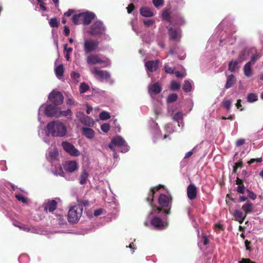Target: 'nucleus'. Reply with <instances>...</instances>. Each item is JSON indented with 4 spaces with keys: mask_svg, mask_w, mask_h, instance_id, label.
Masks as SVG:
<instances>
[{
    "mask_svg": "<svg viewBox=\"0 0 263 263\" xmlns=\"http://www.w3.org/2000/svg\"><path fill=\"white\" fill-rule=\"evenodd\" d=\"M236 78L233 74L228 76L226 84V88L227 89L230 88L236 82Z\"/></svg>",
    "mask_w": 263,
    "mask_h": 263,
    "instance_id": "cd10ccee",
    "label": "nucleus"
},
{
    "mask_svg": "<svg viewBox=\"0 0 263 263\" xmlns=\"http://www.w3.org/2000/svg\"><path fill=\"white\" fill-rule=\"evenodd\" d=\"M109 147L114 151L118 149L121 153H126L129 150V147L125 141L120 136H117L111 140Z\"/></svg>",
    "mask_w": 263,
    "mask_h": 263,
    "instance_id": "39448f33",
    "label": "nucleus"
},
{
    "mask_svg": "<svg viewBox=\"0 0 263 263\" xmlns=\"http://www.w3.org/2000/svg\"><path fill=\"white\" fill-rule=\"evenodd\" d=\"M64 32L66 35H68L70 33V30L67 26H64Z\"/></svg>",
    "mask_w": 263,
    "mask_h": 263,
    "instance_id": "338daca9",
    "label": "nucleus"
},
{
    "mask_svg": "<svg viewBox=\"0 0 263 263\" xmlns=\"http://www.w3.org/2000/svg\"><path fill=\"white\" fill-rule=\"evenodd\" d=\"M59 156L58 151L57 148L49 149L48 154L46 155L47 159L49 162H52L53 161L58 159Z\"/></svg>",
    "mask_w": 263,
    "mask_h": 263,
    "instance_id": "6ab92c4d",
    "label": "nucleus"
},
{
    "mask_svg": "<svg viewBox=\"0 0 263 263\" xmlns=\"http://www.w3.org/2000/svg\"><path fill=\"white\" fill-rule=\"evenodd\" d=\"M99 117L101 120H106L109 119L110 116L108 112L102 111L100 114Z\"/></svg>",
    "mask_w": 263,
    "mask_h": 263,
    "instance_id": "a19ab883",
    "label": "nucleus"
},
{
    "mask_svg": "<svg viewBox=\"0 0 263 263\" xmlns=\"http://www.w3.org/2000/svg\"><path fill=\"white\" fill-rule=\"evenodd\" d=\"M50 25L52 27H57L58 26V23L57 18H52L49 22Z\"/></svg>",
    "mask_w": 263,
    "mask_h": 263,
    "instance_id": "c03bdc74",
    "label": "nucleus"
},
{
    "mask_svg": "<svg viewBox=\"0 0 263 263\" xmlns=\"http://www.w3.org/2000/svg\"><path fill=\"white\" fill-rule=\"evenodd\" d=\"M15 196L17 200L22 202L23 203H27L28 202V199L23 196L21 194H16Z\"/></svg>",
    "mask_w": 263,
    "mask_h": 263,
    "instance_id": "c9c22d12",
    "label": "nucleus"
},
{
    "mask_svg": "<svg viewBox=\"0 0 263 263\" xmlns=\"http://www.w3.org/2000/svg\"><path fill=\"white\" fill-rule=\"evenodd\" d=\"M257 100V96L255 93H249L247 96V101L249 102L253 103Z\"/></svg>",
    "mask_w": 263,
    "mask_h": 263,
    "instance_id": "e433bc0d",
    "label": "nucleus"
},
{
    "mask_svg": "<svg viewBox=\"0 0 263 263\" xmlns=\"http://www.w3.org/2000/svg\"><path fill=\"white\" fill-rule=\"evenodd\" d=\"M57 206V202L55 200H49L44 203V209L46 212L48 211L52 212L56 209Z\"/></svg>",
    "mask_w": 263,
    "mask_h": 263,
    "instance_id": "4be33fe9",
    "label": "nucleus"
},
{
    "mask_svg": "<svg viewBox=\"0 0 263 263\" xmlns=\"http://www.w3.org/2000/svg\"><path fill=\"white\" fill-rule=\"evenodd\" d=\"M64 51H66L67 53H70L72 51V48L71 47H67V45L65 44L64 46Z\"/></svg>",
    "mask_w": 263,
    "mask_h": 263,
    "instance_id": "bf43d9fd",
    "label": "nucleus"
},
{
    "mask_svg": "<svg viewBox=\"0 0 263 263\" xmlns=\"http://www.w3.org/2000/svg\"><path fill=\"white\" fill-rule=\"evenodd\" d=\"M165 71L167 73L173 74L174 72V70L173 68L169 67L168 65H165L164 67Z\"/></svg>",
    "mask_w": 263,
    "mask_h": 263,
    "instance_id": "8fccbe9b",
    "label": "nucleus"
},
{
    "mask_svg": "<svg viewBox=\"0 0 263 263\" xmlns=\"http://www.w3.org/2000/svg\"><path fill=\"white\" fill-rule=\"evenodd\" d=\"M102 211H103V210L101 209H98V210L95 211V212H94V215L95 216H99V215H100L102 214Z\"/></svg>",
    "mask_w": 263,
    "mask_h": 263,
    "instance_id": "680f3d73",
    "label": "nucleus"
},
{
    "mask_svg": "<svg viewBox=\"0 0 263 263\" xmlns=\"http://www.w3.org/2000/svg\"><path fill=\"white\" fill-rule=\"evenodd\" d=\"M72 115V112L70 109H67L66 111H61L59 110L58 114V117L60 116H71Z\"/></svg>",
    "mask_w": 263,
    "mask_h": 263,
    "instance_id": "58836bf2",
    "label": "nucleus"
},
{
    "mask_svg": "<svg viewBox=\"0 0 263 263\" xmlns=\"http://www.w3.org/2000/svg\"><path fill=\"white\" fill-rule=\"evenodd\" d=\"M161 211L162 210L160 208L152 206V211L147 218V219L150 220L151 224L157 230H163L167 227L166 222L163 221L157 216Z\"/></svg>",
    "mask_w": 263,
    "mask_h": 263,
    "instance_id": "f03ea898",
    "label": "nucleus"
},
{
    "mask_svg": "<svg viewBox=\"0 0 263 263\" xmlns=\"http://www.w3.org/2000/svg\"><path fill=\"white\" fill-rule=\"evenodd\" d=\"M247 191L248 192V196L252 200H255L256 198V195L254 192L249 190H248Z\"/></svg>",
    "mask_w": 263,
    "mask_h": 263,
    "instance_id": "864d4df0",
    "label": "nucleus"
},
{
    "mask_svg": "<svg viewBox=\"0 0 263 263\" xmlns=\"http://www.w3.org/2000/svg\"><path fill=\"white\" fill-rule=\"evenodd\" d=\"M63 149L69 155L73 156H78L80 155L79 151L69 142L64 141L62 143Z\"/></svg>",
    "mask_w": 263,
    "mask_h": 263,
    "instance_id": "ddd939ff",
    "label": "nucleus"
},
{
    "mask_svg": "<svg viewBox=\"0 0 263 263\" xmlns=\"http://www.w3.org/2000/svg\"><path fill=\"white\" fill-rule=\"evenodd\" d=\"M237 183L238 184L237 189V192L241 194H244L246 190L244 185L242 184H239L238 182Z\"/></svg>",
    "mask_w": 263,
    "mask_h": 263,
    "instance_id": "37998d69",
    "label": "nucleus"
},
{
    "mask_svg": "<svg viewBox=\"0 0 263 263\" xmlns=\"http://www.w3.org/2000/svg\"><path fill=\"white\" fill-rule=\"evenodd\" d=\"M187 194L189 198L191 200L194 199L197 195V188L194 184H190L187 187Z\"/></svg>",
    "mask_w": 263,
    "mask_h": 263,
    "instance_id": "aec40b11",
    "label": "nucleus"
},
{
    "mask_svg": "<svg viewBox=\"0 0 263 263\" xmlns=\"http://www.w3.org/2000/svg\"><path fill=\"white\" fill-rule=\"evenodd\" d=\"M183 89L185 92H190L192 90V84L187 80H185L183 86Z\"/></svg>",
    "mask_w": 263,
    "mask_h": 263,
    "instance_id": "f704fd0d",
    "label": "nucleus"
},
{
    "mask_svg": "<svg viewBox=\"0 0 263 263\" xmlns=\"http://www.w3.org/2000/svg\"><path fill=\"white\" fill-rule=\"evenodd\" d=\"M241 263H254L252 262L250 259L247 258H243L240 261Z\"/></svg>",
    "mask_w": 263,
    "mask_h": 263,
    "instance_id": "0e129e2a",
    "label": "nucleus"
},
{
    "mask_svg": "<svg viewBox=\"0 0 263 263\" xmlns=\"http://www.w3.org/2000/svg\"><path fill=\"white\" fill-rule=\"evenodd\" d=\"M162 18L171 24L181 25L184 23L183 17L179 13L172 14L171 15L167 9H164L162 14Z\"/></svg>",
    "mask_w": 263,
    "mask_h": 263,
    "instance_id": "423d86ee",
    "label": "nucleus"
},
{
    "mask_svg": "<svg viewBox=\"0 0 263 263\" xmlns=\"http://www.w3.org/2000/svg\"><path fill=\"white\" fill-rule=\"evenodd\" d=\"M71 77L74 80L78 81L80 77V74L78 72H74L71 74Z\"/></svg>",
    "mask_w": 263,
    "mask_h": 263,
    "instance_id": "4d7b16f0",
    "label": "nucleus"
},
{
    "mask_svg": "<svg viewBox=\"0 0 263 263\" xmlns=\"http://www.w3.org/2000/svg\"><path fill=\"white\" fill-rule=\"evenodd\" d=\"M80 17L83 19V24L88 25L94 18L95 14L92 13H81Z\"/></svg>",
    "mask_w": 263,
    "mask_h": 263,
    "instance_id": "412c9836",
    "label": "nucleus"
},
{
    "mask_svg": "<svg viewBox=\"0 0 263 263\" xmlns=\"http://www.w3.org/2000/svg\"><path fill=\"white\" fill-rule=\"evenodd\" d=\"M239 63L237 60L231 61L229 64L228 69L231 72H233L237 68V66Z\"/></svg>",
    "mask_w": 263,
    "mask_h": 263,
    "instance_id": "473e14b6",
    "label": "nucleus"
},
{
    "mask_svg": "<svg viewBox=\"0 0 263 263\" xmlns=\"http://www.w3.org/2000/svg\"><path fill=\"white\" fill-rule=\"evenodd\" d=\"M140 14L145 17H151L154 13L152 10L147 7H143L140 9Z\"/></svg>",
    "mask_w": 263,
    "mask_h": 263,
    "instance_id": "bb28decb",
    "label": "nucleus"
},
{
    "mask_svg": "<svg viewBox=\"0 0 263 263\" xmlns=\"http://www.w3.org/2000/svg\"><path fill=\"white\" fill-rule=\"evenodd\" d=\"M88 176L87 171L85 169H83L79 178L80 183L82 185L85 184L87 183Z\"/></svg>",
    "mask_w": 263,
    "mask_h": 263,
    "instance_id": "b1692460",
    "label": "nucleus"
},
{
    "mask_svg": "<svg viewBox=\"0 0 263 263\" xmlns=\"http://www.w3.org/2000/svg\"><path fill=\"white\" fill-rule=\"evenodd\" d=\"M234 217L235 220L238 221L241 224L247 215L242 213V212L236 210L234 212Z\"/></svg>",
    "mask_w": 263,
    "mask_h": 263,
    "instance_id": "5701e85b",
    "label": "nucleus"
},
{
    "mask_svg": "<svg viewBox=\"0 0 263 263\" xmlns=\"http://www.w3.org/2000/svg\"><path fill=\"white\" fill-rule=\"evenodd\" d=\"M165 130L170 133H172L173 132L174 130L173 129V126L171 124H168L165 126Z\"/></svg>",
    "mask_w": 263,
    "mask_h": 263,
    "instance_id": "603ef678",
    "label": "nucleus"
},
{
    "mask_svg": "<svg viewBox=\"0 0 263 263\" xmlns=\"http://www.w3.org/2000/svg\"><path fill=\"white\" fill-rule=\"evenodd\" d=\"M101 128L103 132L107 133L109 131L110 129V126L108 123H104L103 125H101Z\"/></svg>",
    "mask_w": 263,
    "mask_h": 263,
    "instance_id": "49530a36",
    "label": "nucleus"
},
{
    "mask_svg": "<svg viewBox=\"0 0 263 263\" xmlns=\"http://www.w3.org/2000/svg\"><path fill=\"white\" fill-rule=\"evenodd\" d=\"M197 232H198V236L200 239L198 243L199 247L201 248L202 245L205 246V245H208L209 243V240L207 237V236L205 234H203L201 237H200L199 230H197Z\"/></svg>",
    "mask_w": 263,
    "mask_h": 263,
    "instance_id": "393cba45",
    "label": "nucleus"
},
{
    "mask_svg": "<svg viewBox=\"0 0 263 263\" xmlns=\"http://www.w3.org/2000/svg\"><path fill=\"white\" fill-rule=\"evenodd\" d=\"M74 11L72 9H69L67 12L65 13L64 15L67 16H70L73 13Z\"/></svg>",
    "mask_w": 263,
    "mask_h": 263,
    "instance_id": "774afa93",
    "label": "nucleus"
},
{
    "mask_svg": "<svg viewBox=\"0 0 263 263\" xmlns=\"http://www.w3.org/2000/svg\"><path fill=\"white\" fill-rule=\"evenodd\" d=\"M154 22L155 21L152 20H145L143 21V23L145 24V25L147 27L152 26L154 24Z\"/></svg>",
    "mask_w": 263,
    "mask_h": 263,
    "instance_id": "5fc2aeb1",
    "label": "nucleus"
},
{
    "mask_svg": "<svg viewBox=\"0 0 263 263\" xmlns=\"http://www.w3.org/2000/svg\"><path fill=\"white\" fill-rule=\"evenodd\" d=\"M171 89L172 90H177L180 88V84L179 83L173 81L171 83Z\"/></svg>",
    "mask_w": 263,
    "mask_h": 263,
    "instance_id": "4c0bfd02",
    "label": "nucleus"
},
{
    "mask_svg": "<svg viewBox=\"0 0 263 263\" xmlns=\"http://www.w3.org/2000/svg\"><path fill=\"white\" fill-rule=\"evenodd\" d=\"M81 13L75 14L72 16V21L74 24H83V19L80 17Z\"/></svg>",
    "mask_w": 263,
    "mask_h": 263,
    "instance_id": "72a5a7b5",
    "label": "nucleus"
},
{
    "mask_svg": "<svg viewBox=\"0 0 263 263\" xmlns=\"http://www.w3.org/2000/svg\"><path fill=\"white\" fill-rule=\"evenodd\" d=\"M162 88L159 82L150 84L148 86V92L151 95L152 94H158L160 92Z\"/></svg>",
    "mask_w": 263,
    "mask_h": 263,
    "instance_id": "f3484780",
    "label": "nucleus"
},
{
    "mask_svg": "<svg viewBox=\"0 0 263 263\" xmlns=\"http://www.w3.org/2000/svg\"><path fill=\"white\" fill-rule=\"evenodd\" d=\"M42 109H44V114L48 117H58L59 111V107L53 105H48L45 107L44 105H42L39 110L38 120L41 122V114Z\"/></svg>",
    "mask_w": 263,
    "mask_h": 263,
    "instance_id": "6e6552de",
    "label": "nucleus"
},
{
    "mask_svg": "<svg viewBox=\"0 0 263 263\" xmlns=\"http://www.w3.org/2000/svg\"><path fill=\"white\" fill-rule=\"evenodd\" d=\"M83 135L88 139H92L94 137L95 132L91 128L84 127L82 129Z\"/></svg>",
    "mask_w": 263,
    "mask_h": 263,
    "instance_id": "a878e982",
    "label": "nucleus"
},
{
    "mask_svg": "<svg viewBox=\"0 0 263 263\" xmlns=\"http://www.w3.org/2000/svg\"><path fill=\"white\" fill-rule=\"evenodd\" d=\"M215 228L216 231L221 230L222 229V226L219 223H216L215 224Z\"/></svg>",
    "mask_w": 263,
    "mask_h": 263,
    "instance_id": "69168bd1",
    "label": "nucleus"
},
{
    "mask_svg": "<svg viewBox=\"0 0 263 263\" xmlns=\"http://www.w3.org/2000/svg\"><path fill=\"white\" fill-rule=\"evenodd\" d=\"M231 101L228 100H224L223 101V104L224 106L228 110H229L231 108Z\"/></svg>",
    "mask_w": 263,
    "mask_h": 263,
    "instance_id": "09e8293b",
    "label": "nucleus"
},
{
    "mask_svg": "<svg viewBox=\"0 0 263 263\" xmlns=\"http://www.w3.org/2000/svg\"><path fill=\"white\" fill-rule=\"evenodd\" d=\"M48 98L50 101L56 105L62 104L64 99L62 94L59 91H52L49 95Z\"/></svg>",
    "mask_w": 263,
    "mask_h": 263,
    "instance_id": "4468645a",
    "label": "nucleus"
},
{
    "mask_svg": "<svg viewBox=\"0 0 263 263\" xmlns=\"http://www.w3.org/2000/svg\"><path fill=\"white\" fill-rule=\"evenodd\" d=\"M89 88V87L88 85L84 83H82L80 85V92L81 93H85L88 90Z\"/></svg>",
    "mask_w": 263,
    "mask_h": 263,
    "instance_id": "ea45409f",
    "label": "nucleus"
},
{
    "mask_svg": "<svg viewBox=\"0 0 263 263\" xmlns=\"http://www.w3.org/2000/svg\"><path fill=\"white\" fill-rule=\"evenodd\" d=\"M91 72L97 79L101 81H108L110 78V74L108 71L99 69L96 67L92 68Z\"/></svg>",
    "mask_w": 263,
    "mask_h": 263,
    "instance_id": "9d476101",
    "label": "nucleus"
},
{
    "mask_svg": "<svg viewBox=\"0 0 263 263\" xmlns=\"http://www.w3.org/2000/svg\"><path fill=\"white\" fill-rule=\"evenodd\" d=\"M242 209L245 212V214L247 215L253 211V205L250 202H247L242 206Z\"/></svg>",
    "mask_w": 263,
    "mask_h": 263,
    "instance_id": "c756f323",
    "label": "nucleus"
},
{
    "mask_svg": "<svg viewBox=\"0 0 263 263\" xmlns=\"http://www.w3.org/2000/svg\"><path fill=\"white\" fill-rule=\"evenodd\" d=\"M127 12L128 13H130L134 9V5L132 4L128 5V6L126 8Z\"/></svg>",
    "mask_w": 263,
    "mask_h": 263,
    "instance_id": "052dcab7",
    "label": "nucleus"
},
{
    "mask_svg": "<svg viewBox=\"0 0 263 263\" xmlns=\"http://www.w3.org/2000/svg\"><path fill=\"white\" fill-rule=\"evenodd\" d=\"M55 72L57 77L59 79H60L63 76V72H64L63 66L62 65H60L59 66H58L55 68Z\"/></svg>",
    "mask_w": 263,
    "mask_h": 263,
    "instance_id": "2f4dec72",
    "label": "nucleus"
},
{
    "mask_svg": "<svg viewBox=\"0 0 263 263\" xmlns=\"http://www.w3.org/2000/svg\"><path fill=\"white\" fill-rule=\"evenodd\" d=\"M167 28L170 39L178 41L181 38V31L179 29L174 28L172 27H168Z\"/></svg>",
    "mask_w": 263,
    "mask_h": 263,
    "instance_id": "2eb2a0df",
    "label": "nucleus"
},
{
    "mask_svg": "<svg viewBox=\"0 0 263 263\" xmlns=\"http://www.w3.org/2000/svg\"><path fill=\"white\" fill-rule=\"evenodd\" d=\"M245 60V54L243 53H241V54H240L237 61L240 63L242 62L243 61H244Z\"/></svg>",
    "mask_w": 263,
    "mask_h": 263,
    "instance_id": "e2e57ef3",
    "label": "nucleus"
},
{
    "mask_svg": "<svg viewBox=\"0 0 263 263\" xmlns=\"http://www.w3.org/2000/svg\"><path fill=\"white\" fill-rule=\"evenodd\" d=\"M47 132L53 136L64 137L67 133V127L65 124L59 121H55L48 124Z\"/></svg>",
    "mask_w": 263,
    "mask_h": 263,
    "instance_id": "7ed1b4c3",
    "label": "nucleus"
},
{
    "mask_svg": "<svg viewBox=\"0 0 263 263\" xmlns=\"http://www.w3.org/2000/svg\"><path fill=\"white\" fill-rule=\"evenodd\" d=\"M178 96L176 93H172L168 96L167 101L169 103L175 102Z\"/></svg>",
    "mask_w": 263,
    "mask_h": 263,
    "instance_id": "79ce46f5",
    "label": "nucleus"
},
{
    "mask_svg": "<svg viewBox=\"0 0 263 263\" xmlns=\"http://www.w3.org/2000/svg\"><path fill=\"white\" fill-rule=\"evenodd\" d=\"M98 48V42L91 39H87L84 41V50L86 53L96 51Z\"/></svg>",
    "mask_w": 263,
    "mask_h": 263,
    "instance_id": "f8f14e48",
    "label": "nucleus"
},
{
    "mask_svg": "<svg viewBox=\"0 0 263 263\" xmlns=\"http://www.w3.org/2000/svg\"><path fill=\"white\" fill-rule=\"evenodd\" d=\"M260 56L258 54H254L252 56L250 62V64L254 65L255 62L259 58Z\"/></svg>",
    "mask_w": 263,
    "mask_h": 263,
    "instance_id": "de8ad7c7",
    "label": "nucleus"
},
{
    "mask_svg": "<svg viewBox=\"0 0 263 263\" xmlns=\"http://www.w3.org/2000/svg\"><path fill=\"white\" fill-rule=\"evenodd\" d=\"M153 3L157 8L163 5V0H153Z\"/></svg>",
    "mask_w": 263,
    "mask_h": 263,
    "instance_id": "a18cd8bd",
    "label": "nucleus"
},
{
    "mask_svg": "<svg viewBox=\"0 0 263 263\" xmlns=\"http://www.w3.org/2000/svg\"><path fill=\"white\" fill-rule=\"evenodd\" d=\"M262 162V158H259L257 159H251L249 161H248L249 164L253 163H260Z\"/></svg>",
    "mask_w": 263,
    "mask_h": 263,
    "instance_id": "3c124183",
    "label": "nucleus"
},
{
    "mask_svg": "<svg viewBox=\"0 0 263 263\" xmlns=\"http://www.w3.org/2000/svg\"><path fill=\"white\" fill-rule=\"evenodd\" d=\"M86 62L88 65H95L97 64H103V67H106L110 66L111 65L110 61L106 59H102L99 55L95 54H88L86 57Z\"/></svg>",
    "mask_w": 263,
    "mask_h": 263,
    "instance_id": "1a4fd4ad",
    "label": "nucleus"
},
{
    "mask_svg": "<svg viewBox=\"0 0 263 263\" xmlns=\"http://www.w3.org/2000/svg\"><path fill=\"white\" fill-rule=\"evenodd\" d=\"M105 31V27L100 21H97L92 26L89 33L92 35L102 34Z\"/></svg>",
    "mask_w": 263,
    "mask_h": 263,
    "instance_id": "9b49d317",
    "label": "nucleus"
},
{
    "mask_svg": "<svg viewBox=\"0 0 263 263\" xmlns=\"http://www.w3.org/2000/svg\"><path fill=\"white\" fill-rule=\"evenodd\" d=\"M83 208L82 205H75L70 208L68 213V220L70 223L77 222L82 216Z\"/></svg>",
    "mask_w": 263,
    "mask_h": 263,
    "instance_id": "0eeeda50",
    "label": "nucleus"
},
{
    "mask_svg": "<svg viewBox=\"0 0 263 263\" xmlns=\"http://www.w3.org/2000/svg\"><path fill=\"white\" fill-rule=\"evenodd\" d=\"M183 114L182 112L180 111L176 112L173 117V119L178 122L179 126H180L181 125L182 126H183L182 121L180 122V121H181L183 119Z\"/></svg>",
    "mask_w": 263,
    "mask_h": 263,
    "instance_id": "7c9ffc66",
    "label": "nucleus"
},
{
    "mask_svg": "<svg viewBox=\"0 0 263 263\" xmlns=\"http://www.w3.org/2000/svg\"><path fill=\"white\" fill-rule=\"evenodd\" d=\"M162 189L163 190L164 186L162 185H159L157 186L152 188L151 191L147 197V201L151 205L152 207L154 206L152 204L154 195H159L158 203L162 209H163V212L168 214L170 213V210L172 204V197L170 194L166 195L161 190Z\"/></svg>",
    "mask_w": 263,
    "mask_h": 263,
    "instance_id": "f257e3e1",
    "label": "nucleus"
},
{
    "mask_svg": "<svg viewBox=\"0 0 263 263\" xmlns=\"http://www.w3.org/2000/svg\"><path fill=\"white\" fill-rule=\"evenodd\" d=\"M244 143L245 140L243 139H239L236 141V144L237 146H239L243 144Z\"/></svg>",
    "mask_w": 263,
    "mask_h": 263,
    "instance_id": "13d9d810",
    "label": "nucleus"
},
{
    "mask_svg": "<svg viewBox=\"0 0 263 263\" xmlns=\"http://www.w3.org/2000/svg\"><path fill=\"white\" fill-rule=\"evenodd\" d=\"M251 65L250 62H247L243 67L244 74L248 77H251L253 74L252 70L251 67Z\"/></svg>",
    "mask_w": 263,
    "mask_h": 263,
    "instance_id": "c85d7f7f",
    "label": "nucleus"
},
{
    "mask_svg": "<svg viewBox=\"0 0 263 263\" xmlns=\"http://www.w3.org/2000/svg\"><path fill=\"white\" fill-rule=\"evenodd\" d=\"M52 174L65 177L66 174L71 173L78 170V165H49Z\"/></svg>",
    "mask_w": 263,
    "mask_h": 263,
    "instance_id": "20e7f679",
    "label": "nucleus"
},
{
    "mask_svg": "<svg viewBox=\"0 0 263 263\" xmlns=\"http://www.w3.org/2000/svg\"><path fill=\"white\" fill-rule=\"evenodd\" d=\"M175 74V76L177 78H184L186 73H180L179 71H175L174 72Z\"/></svg>",
    "mask_w": 263,
    "mask_h": 263,
    "instance_id": "6e6d98bb",
    "label": "nucleus"
},
{
    "mask_svg": "<svg viewBox=\"0 0 263 263\" xmlns=\"http://www.w3.org/2000/svg\"><path fill=\"white\" fill-rule=\"evenodd\" d=\"M158 63V60L149 61L145 62V66L148 71L153 72L157 70Z\"/></svg>",
    "mask_w": 263,
    "mask_h": 263,
    "instance_id": "a211bd4d",
    "label": "nucleus"
},
{
    "mask_svg": "<svg viewBox=\"0 0 263 263\" xmlns=\"http://www.w3.org/2000/svg\"><path fill=\"white\" fill-rule=\"evenodd\" d=\"M77 118L83 124L89 125L92 123L93 120L89 117L85 116L83 112L78 111L76 113Z\"/></svg>",
    "mask_w": 263,
    "mask_h": 263,
    "instance_id": "dca6fc26",
    "label": "nucleus"
}]
</instances>
